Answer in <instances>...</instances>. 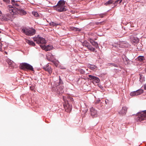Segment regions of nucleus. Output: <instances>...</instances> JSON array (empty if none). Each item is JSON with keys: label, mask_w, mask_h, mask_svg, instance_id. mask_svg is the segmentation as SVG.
Here are the masks:
<instances>
[{"label": "nucleus", "mask_w": 146, "mask_h": 146, "mask_svg": "<svg viewBox=\"0 0 146 146\" xmlns=\"http://www.w3.org/2000/svg\"><path fill=\"white\" fill-rule=\"evenodd\" d=\"M11 4L12 5H9L7 7L8 11L12 15H14L19 14L21 15H26L27 13L26 11L22 9L17 2L14 0H11Z\"/></svg>", "instance_id": "obj_1"}, {"label": "nucleus", "mask_w": 146, "mask_h": 146, "mask_svg": "<svg viewBox=\"0 0 146 146\" xmlns=\"http://www.w3.org/2000/svg\"><path fill=\"white\" fill-rule=\"evenodd\" d=\"M65 2L64 0H60L58 1L57 4L53 7L54 9L58 12H62L67 11L65 8Z\"/></svg>", "instance_id": "obj_2"}, {"label": "nucleus", "mask_w": 146, "mask_h": 146, "mask_svg": "<svg viewBox=\"0 0 146 146\" xmlns=\"http://www.w3.org/2000/svg\"><path fill=\"white\" fill-rule=\"evenodd\" d=\"M21 31L26 35L29 36H32L36 33L35 30L31 28H23L22 29Z\"/></svg>", "instance_id": "obj_3"}, {"label": "nucleus", "mask_w": 146, "mask_h": 146, "mask_svg": "<svg viewBox=\"0 0 146 146\" xmlns=\"http://www.w3.org/2000/svg\"><path fill=\"white\" fill-rule=\"evenodd\" d=\"M135 119L137 121H141L146 119V110L138 113Z\"/></svg>", "instance_id": "obj_4"}, {"label": "nucleus", "mask_w": 146, "mask_h": 146, "mask_svg": "<svg viewBox=\"0 0 146 146\" xmlns=\"http://www.w3.org/2000/svg\"><path fill=\"white\" fill-rule=\"evenodd\" d=\"M21 69L23 70H28L34 71L33 66L26 63H22L21 64Z\"/></svg>", "instance_id": "obj_5"}, {"label": "nucleus", "mask_w": 146, "mask_h": 146, "mask_svg": "<svg viewBox=\"0 0 146 146\" xmlns=\"http://www.w3.org/2000/svg\"><path fill=\"white\" fill-rule=\"evenodd\" d=\"M33 40L34 41L36 42V43L38 44H44L46 42L45 39L41 37L39 35H38L37 37L33 38Z\"/></svg>", "instance_id": "obj_6"}, {"label": "nucleus", "mask_w": 146, "mask_h": 146, "mask_svg": "<svg viewBox=\"0 0 146 146\" xmlns=\"http://www.w3.org/2000/svg\"><path fill=\"white\" fill-rule=\"evenodd\" d=\"M130 39L132 43L133 44H134V45L137 44V45H138V46L140 45L141 46L142 45V44L141 43H138L139 39L136 37H134L132 36L130 37Z\"/></svg>", "instance_id": "obj_7"}, {"label": "nucleus", "mask_w": 146, "mask_h": 146, "mask_svg": "<svg viewBox=\"0 0 146 146\" xmlns=\"http://www.w3.org/2000/svg\"><path fill=\"white\" fill-rule=\"evenodd\" d=\"M40 46L42 49L46 51H50L53 48L52 46L50 45L47 46L45 45H40Z\"/></svg>", "instance_id": "obj_8"}, {"label": "nucleus", "mask_w": 146, "mask_h": 146, "mask_svg": "<svg viewBox=\"0 0 146 146\" xmlns=\"http://www.w3.org/2000/svg\"><path fill=\"white\" fill-rule=\"evenodd\" d=\"M63 88L64 86L62 85L57 86L56 88L57 93L58 94L63 93L64 92Z\"/></svg>", "instance_id": "obj_9"}, {"label": "nucleus", "mask_w": 146, "mask_h": 146, "mask_svg": "<svg viewBox=\"0 0 146 146\" xmlns=\"http://www.w3.org/2000/svg\"><path fill=\"white\" fill-rule=\"evenodd\" d=\"M90 113L93 117H96L97 116V112L93 108H90Z\"/></svg>", "instance_id": "obj_10"}, {"label": "nucleus", "mask_w": 146, "mask_h": 146, "mask_svg": "<svg viewBox=\"0 0 146 146\" xmlns=\"http://www.w3.org/2000/svg\"><path fill=\"white\" fill-rule=\"evenodd\" d=\"M127 110V108L126 107H123L122 110L119 111V113L120 115H123L126 113Z\"/></svg>", "instance_id": "obj_11"}, {"label": "nucleus", "mask_w": 146, "mask_h": 146, "mask_svg": "<svg viewBox=\"0 0 146 146\" xmlns=\"http://www.w3.org/2000/svg\"><path fill=\"white\" fill-rule=\"evenodd\" d=\"M43 69L45 71L48 72L49 74H51L52 69L50 66L49 65L47 64L46 66H44Z\"/></svg>", "instance_id": "obj_12"}, {"label": "nucleus", "mask_w": 146, "mask_h": 146, "mask_svg": "<svg viewBox=\"0 0 146 146\" xmlns=\"http://www.w3.org/2000/svg\"><path fill=\"white\" fill-rule=\"evenodd\" d=\"M122 57L124 63L125 64H128L129 62V60L124 55H123Z\"/></svg>", "instance_id": "obj_13"}, {"label": "nucleus", "mask_w": 146, "mask_h": 146, "mask_svg": "<svg viewBox=\"0 0 146 146\" xmlns=\"http://www.w3.org/2000/svg\"><path fill=\"white\" fill-rule=\"evenodd\" d=\"M88 76L90 78L95 81L96 83H98L100 82V79L98 78L91 75H89Z\"/></svg>", "instance_id": "obj_14"}, {"label": "nucleus", "mask_w": 146, "mask_h": 146, "mask_svg": "<svg viewBox=\"0 0 146 146\" xmlns=\"http://www.w3.org/2000/svg\"><path fill=\"white\" fill-rule=\"evenodd\" d=\"M7 62L10 66V67H11L12 68L14 67L15 64L14 62L12 60L8 59H7Z\"/></svg>", "instance_id": "obj_15"}, {"label": "nucleus", "mask_w": 146, "mask_h": 146, "mask_svg": "<svg viewBox=\"0 0 146 146\" xmlns=\"http://www.w3.org/2000/svg\"><path fill=\"white\" fill-rule=\"evenodd\" d=\"M63 99L65 102H66L67 101H68L70 100L72 101L73 100L72 98L70 96H63Z\"/></svg>", "instance_id": "obj_16"}, {"label": "nucleus", "mask_w": 146, "mask_h": 146, "mask_svg": "<svg viewBox=\"0 0 146 146\" xmlns=\"http://www.w3.org/2000/svg\"><path fill=\"white\" fill-rule=\"evenodd\" d=\"M136 93V95L138 96L141 94L143 92V90L142 89H139L135 91Z\"/></svg>", "instance_id": "obj_17"}, {"label": "nucleus", "mask_w": 146, "mask_h": 146, "mask_svg": "<svg viewBox=\"0 0 146 146\" xmlns=\"http://www.w3.org/2000/svg\"><path fill=\"white\" fill-rule=\"evenodd\" d=\"M26 42L29 45H32L33 46H34L35 45L34 42L33 41H31L29 40H26Z\"/></svg>", "instance_id": "obj_18"}, {"label": "nucleus", "mask_w": 146, "mask_h": 146, "mask_svg": "<svg viewBox=\"0 0 146 146\" xmlns=\"http://www.w3.org/2000/svg\"><path fill=\"white\" fill-rule=\"evenodd\" d=\"M114 1L113 0H110L109 1H107L106 2L104 3V5L106 6H107L108 5H110L112 4Z\"/></svg>", "instance_id": "obj_19"}, {"label": "nucleus", "mask_w": 146, "mask_h": 146, "mask_svg": "<svg viewBox=\"0 0 146 146\" xmlns=\"http://www.w3.org/2000/svg\"><path fill=\"white\" fill-rule=\"evenodd\" d=\"M1 20L3 21H7L9 20L6 16H3L1 18Z\"/></svg>", "instance_id": "obj_20"}, {"label": "nucleus", "mask_w": 146, "mask_h": 146, "mask_svg": "<svg viewBox=\"0 0 146 146\" xmlns=\"http://www.w3.org/2000/svg\"><path fill=\"white\" fill-rule=\"evenodd\" d=\"M66 107L67 108V112H70L71 111L72 108L71 106H70L69 104H67L66 106Z\"/></svg>", "instance_id": "obj_21"}, {"label": "nucleus", "mask_w": 146, "mask_h": 146, "mask_svg": "<svg viewBox=\"0 0 146 146\" xmlns=\"http://www.w3.org/2000/svg\"><path fill=\"white\" fill-rule=\"evenodd\" d=\"M90 50V51L94 52L95 50V48H93L91 45L90 44L87 47Z\"/></svg>", "instance_id": "obj_22"}, {"label": "nucleus", "mask_w": 146, "mask_h": 146, "mask_svg": "<svg viewBox=\"0 0 146 146\" xmlns=\"http://www.w3.org/2000/svg\"><path fill=\"white\" fill-rule=\"evenodd\" d=\"M70 29L74 31H80V29L75 27H72Z\"/></svg>", "instance_id": "obj_23"}, {"label": "nucleus", "mask_w": 146, "mask_h": 146, "mask_svg": "<svg viewBox=\"0 0 146 146\" xmlns=\"http://www.w3.org/2000/svg\"><path fill=\"white\" fill-rule=\"evenodd\" d=\"M137 60L140 61H142L144 59V57L143 56H139L137 58Z\"/></svg>", "instance_id": "obj_24"}, {"label": "nucleus", "mask_w": 146, "mask_h": 146, "mask_svg": "<svg viewBox=\"0 0 146 146\" xmlns=\"http://www.w3.org/2000/svg\"><path fill=\"white\" fill-rule=\"evenodd\" d=\"M96 66L95 65H91L89 66V68L92 70H94L96 68Z\"/></svg>", "instance_id": "obj_25"}, {"label": "nucleus", "mask_w": 146, "mask_h": 146, "mask_svg": "<svg viewBox=\"0 0 146 146\" xmlns=\"http://www.w3.org/2000/svg\"><path fill=\"white\" fill-rule=\"evenodd\" d=\"M63 84V81H62V80L60 78L59 79V82L58 83V84L57 85V86H60L62 85Z\"/></svg>", "instance_id": "obj_26"}, {"label": "nucleus", "mask_w": 146, "mask_h": 146, "mask_svg": "<svg viewBox=\"0 0 146 146\" xmlns=\"http://www.w3.org/2000/svg\"><path fill=\"white\" fill-rule=\"evenodd\" d=\"M90 44L86 41H84L82 43V45L84 46H85L87 47Z\"/></svg>", "instance_id": "obj_27"}, {"label": "nucleus", "mask_w": 146, "mask_h": 146, "mask_svg": "<svg viewBox=\"0 0 146 146\" xmlns=\"http://www.w3.org/2000/svg\"><path fill=\"white\" fill-rule=\"evenodd\" d=\"M108 65L109 66H114L115 67H117V65L115 63H108Z\"/></svg>", "instance_id": "obj_28"}, {"label": "nucleus", "mask_w": 146, "mask_h": 146, "mask_svg": "<svg viewBox=\"0 0 146 146\" xmlns=\"http://www.w3.org/2000/svg\"><path fill=\"white\" fill-rule=\"evenodd\" d=\"M93 43L92 44V45L95 47L96 48H97L98 47V44L96 42L94 41Z\"/></svg>", "instance_id": "obj_29"}, {"label": "nucleus", "mask_w": 146, "mask_h": 146, "mask_svg": "<svg viewBox=\"0 0 146 146\" xmlns=\"http://www.w3.org/2000/svg\"><path fill=\"white\" fill-rule=\"evenodd\" d=\"M33 15L36 17H38L39 16V15L37 12L34 11L32 13Z\"/></svg>", "instance_id": "obj_30"}, {"label": "nucleus", "mask_w": 146, "mask_h": 146, "mask_svg": "<svg viewBox=\"0 0 146 146\" xmlns=\"http://www.w3.org/2000/svg\"><path fill=\"white\" fill-rule=\"evenodd\" d=\"M130 95L131 96H134L136 95V93L135 91L131 92L130 94Z\"/></svg>", "instance_id": "obj_31"}, {"label": "nucleus", "mask_w": 146, "mask_h": 146, "mask_svg": "<svg viewBox=\"0 0 146 146\" xmlns=\"http://www.w3.org/2000/svg\"><path fill=\"white\" fill-rule=\"evenodd\" d=\"M122 0H117L114 3V4L115 5L116 4H117L119 2V3H120L122 2Z\"/></svg>", "instance_id": "obj_32"}, {"label": "nucleus", "mask_w": 146, "mask_h": 146, "mask_svg": "<svg viewBox=\"0 0 146 146\" xmlns=\"http://www.w3.org/2000/svg\"><path fill=\"white\" fill-rule=\"evenodd\" d=\"M136 46L137 47V49L138 50H141V47H142V45L140 46V45L138 46V45H137V44Z\"/></svg>", "instance_id": "obj_33"}, {"label": "nucleus", "mask_w": 146, "mask_h": 146, "mask_svg": "<svg viewBox=\"0 0 146 146\" xmlns=\"http://www.w3.org/2000/svg\"><path fill=\"white\" fill-rule=\"evenodd\" d=\"M54 24H55V23L52 22L50 23L51 26H54Z\"/></svg>", "instance_id": "obj_34"}, {"label": "nucleus", "mask_w": 146, "mask_h": 146, "mask_svg": "<svg viewBox=\"0 0 146 146\" xmlns=\"http://www.w3.org/2000/svg\"><path fill=\"white\" fill-rule=\"evenodd\" d=\"M3 1L7 3H9L10 1V0H3Z\"/></svg>", "instance_id": "obj_35"}, {"label": "nucleus", "mask_w": 146, "mask_h": 146, "mask_svg": "<svg viewBox=\"0 0 146 146\" xmlns=\"http://www.w3.org/2000/svg\"><path fill=\"white\" fill-rule=\"evenodd\" d=\"M80 72H81L82 74H84L85 73V71L82 70V69H81V70H80Z\"/></svg>", "instance_id": "obj_36"}, {"label": "nucleus", "mask_w": 146, "mask_h": 146, "mask_svg": "<svg viewBox=\"0 0 146 146\" xmlns=\"http://www.w3.org/2000/svg\"><path fill=\"white\" fill-rule=\"evenodd\" d=\"M59 25V24H58L57 23H55V24H54V26H56L58 25Z\"/></svg>", "instance_id": "obj_37"}, {"label": "nucleus", "mask_w": 146, "mask_h": 146, "mask_svg": "<svg viewBox=\"0 0 146 146\" xmlns=\"http://www.w3.org/2000/svg\"><path fill=\"white\" fill-rule=\"evenodd\" d=\"M144 88L145 90H146V84H145Z\"/></svg>", "instance_id": "obj_38"}, {"label": "nucleus", "mask_w": 146, "mask_h": 146, "mask_svg": "<svg viewBox=\"0 0 146 146\" xmlns=\"http://www.w3.org/2000/svg\"><path fill=\"white\" fill-rule=\"evenodd\" d=\"M103 22H98L96 23V24L98 25L99 24H101Z\"/></svg>", "instance_id": "obj_39"}, {"label": "nucleus", "mask_w": 146, "mask_h": 146, "mask_svg": "<svg viewBox=\"0 0 146 146\" xmlns=\"http://www.w3.org/2000/svg\"><path fill=\"white\" fill-rule=\"evenodd\" d=\"M90 42L92 44L93 43V42H94V41H93V40H90Z\"/></svg>", "instance_id": "obj_40"}, {"label": "nucleus", "mask_w": 146, "mask_h": 146, "mask_svg": "<svg viewBox=\"0 0 146 146\" xmlns=\"http://www.w3.org/2000/svg\"><path fill=\"white\" fill-rule=\"evenodd\" d=\"M100 16L102 18H103V14H100Z\"/></svg>", "instance_id": "obj_41"}, {"label": "nucleus", "mask_w": 146, "mask_h": 146, "mask_svg": "<svg viewBox=\"0 0 146 146\" xmlns=\"http://www.w3.org/2000/svg\"><path fill=\"white\" fill-rule=\"evenodd\" d=\"M0 51H2V49L1 48V46H0Z\"/></svg>", "instance_id": "obj_42"}, {"label": "nucleus", "mask_w": 146, "mask_h": 146, "mask_svg": "<svg viewBox=\"0 0 146 146\" xmlns=\"http://www.w3.org/2000/svg\"><path fill=\"white\" fill-rule=\"evenodd\" d=\"M108 100H106L105 101V102H106V104H107V103L108 102Z\"/></svg>", "instance_id": "obj_43"}, {"label": "nucleus", "mask_w": 146, "mask_h": 146, "mask_svg": "<svg viewBox=\"0 0 146 146\" xmlns=\"http://www.w3.org/2000/svg\"><path fill=\"white\" fill-rule=\"evenodd\" d=\"M2 13L1 11L0 10V14H1Z\"/></svg>", "instance_id": "obj_44"}, {"label": "nucleus", "mask_w": 146, "mask_h": 146, "mask_svg": "<svg viewBox=\"0 0 146 146\" xmlns=\"http://www.w3.org/2000/svg\"><path fill=\"white\" fill-rule=\"evenodd\" d=\"M5 52L6 53V54H7V52Z\"/></svg>", "instance_id": "obj_45"}, {"label": "nucleus", "mask_w": 146, "mask_h": 146, "mask_svg": "<svg viewBox=\"0 0 146 146\" xmlns=\"http://www.w3.org/2000/svg\"><path fill=\"white\" fill-rule=\"evenodd\" d=\"M0 33H1V31H0Z\"/></svg>", "instance_id": "obj_46"}]
</instances>
